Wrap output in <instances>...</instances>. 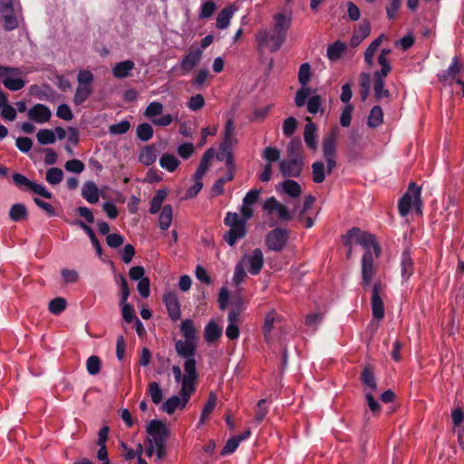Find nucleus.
<instances>
[{
	"instance_id": "nucleus-25",
	"label": "nucleus",
	"mask_w": 464,
	"mask_h": 464,
	"mask_svg": "<svg viewBox=\"0 0 464 464\" xmlns=\"http://www.w3.org/2000/svg\"><path fill=\"white\" fill-rule=\"evenodd\" d=\"M361 381L364 386L372 391H375L377 389V382L372 366H364L361 373Z\"/></svg>"
},
{
	"instance_id": "nucleus-61",
	"label": "nucleus",
	"mask_w": 464,
	"mask_h": 464,
	"mask_svg": "<svg viewBox=\"0 0 464 464\" xmlns=\"http://www.w3.org/2000/svg\"><path fill=\"white\" fill-rule=\"evenodd\" d=\"M297 121L294 117H288L284 121L283 132L285 136H291L295 131Z\"/></svg>"
},
{
	"instance_id": "nucleus-21",
	"label": "nucleus",
	"mask_w": 464,
	"mask_h": 464,
	"mask_svg": "<svg viewBox=\"0 0 464 464\" xmlns=\"http://www.w3.org/2000/svg\"><path fill=\"white\" fill-rule=\"evenodd\" d=\"M134 66V63L130 60L120 62L112 68V74L114 77L119 79L126 78L130 76Z\"/></svg>"
},
{
	"instance_id": "nucleus-50",
	"label": "nucleus",
	"mask_w": 464,
	"mask_h": 464,
	"mask_svg": "<svg viewBox=\"0 0 464 464\" xmlns=\"http://www.w3.org/2000/svg\"><path fill=\"white\" fill-rule=\"evenodd\" d=\"M66 300L63 297H56L49 302L48 309L53 314H59L66 308Z\"/></svg>"
},
{
	"instance_id": "nucleus-11",
	"label": "nucleus",
	"mask_w": 464,
	"mask_h": 464,
	"mask_svg": "<svg viewBox=\"0 0 464 464\" xmlns=\"http://www.w3.org/2000/svg\"><path fill=\"white\" fill-rule=\"evenodd\" d=\"M13 180L17 186H24L28 189L43 198H52V193L49 192L43 185L31 181L29 179L20 173L14 174Z\"/></svg>"
},
{
	"instance_id": "nucleus-27",
	"label": "nucleus",
	"mask_w": 464,
	"mask_h": 464,
	"mask_svg": "<svg viewBox=\"0 0 464 464\" xmlns=\"http://www.w3.org/2000/svg\"><path fill=\"white\" fill-rule=\"evenodd\" d=\"M413 271V262L408 251H404L401 261V273L404 280H408Z\"/></svg>"
},
{
	"instance_id": "nucleus-10",
	"label": "nucleus",
	"mask_w": 464,
	"mask_h": 464,
	"mask_svg": "<svg viewBox=\"0 0 464 464\" xmlns=\"http://www.w3.org/2000/svg\"><path fill=\"white\" fill-rule=\"evenodd\" d=\"M383 286L381 281L374 283L373 288L371 290V305L372 315L374 318L381 320L384 317V304L382 297Z\"/></svg>"
},
{
	"instance_id": "nucleus-48",
	"label": "nucleus",
	"mask_w": 464,
	"mask_h": 464,
	"mask_svg": "<svg viewBox=\"0 0 464 464\" xmlns=\"http://www.w3.org/2000/svg\"><path fill=\"white\" fill-rule=\"evenodd\" d=\"M312 72L311 66L308 63L301 64L298 71V82L302 86L307 85L311 81Z\"/></svg>"
},
{
	"instance_id": "nucleus-7",
	"label": "nucleus",
	"mask_w": 464,
	"mask_h": 464,
	"mask_svg": "<svg viewBox=\"0 0 464 464\" xmlns=\"http://www.w3.org/2000/svg\"><path fill=\"white\" fill-rule=\"evenodd\" d=\"M146 432L148 433L146 442L150 440L155 445L158 444V441L166 443L169 436V430L166 424L160 420H150L146 426Z\"/></svg>"
},
{
	"instance_id": "nucleus-18",
	"label": "nucleus",
	"mask_w": 464,
	"mask_h": 464,
	"mask_svg": "<svg viewBox=\"0 0 464 464\" xmlns=\"http://www.w3.org/2000/svg\"><path fill=\"white\" fill-rule=\"evenodd\" d=\"M196 341L179 340L175 343L177 353L185 359L193 358L196 353Z\"/></svg>"
},
{
	"instance_id": "nucleus-4",
	"label": "nucleus",
	"mask_w": 464,
	"mask_h": 464,
	"mask_svg": "<svg viewBox=\"0 0 464 464\" xmlns=\"http://www.w3.org/2000/svg\"><path fill=\"white\" fill-rule=\"evenodd\" d=\"M339 137V129L334 127L328 132L323 140V155L326 161V172L331 174L336 168V143Z\"/></svg>"
},
{
	"instance_id": "nucleus-47",
	"label": "nucleus",
	"mask_w": 464,
	"mask_h": 464,
	"mask_svg": "<svg viewBox=\"0 0 464 464\" xmlns=\"http://www.w3.org/2000/svg\"><path fill=\"white\" fill-rule=\"evenodd\" d=\"M37 140L40 144H53L55 142V133L52 130H40L36 134Z\"/></svg>"
},
{
	"instance_id": "nucleus-52",
	"label": "nucleus",
	"mask_w": 464,
	"mask_h": 464,
	"mask_svg": "<svg viewBox=\"0 0 464 464\" xmlns=\"http://www.w3.org/2000/svg\"><path fill=\"white\" fill-rule=\"evenodd\" d=\"M262 156L267 163L272 165V162L277 161L280 159V150L276 147H266L263 150Z\"/></svg>"
},
{
	"instance_id": "nucleus-62",
	"label": "nucleus",
	"mask_w": 464,
	"mask_h": 464,
	"mask_svg": "<svg viewBox=\"0 0 464 464\" xmlns=\"http://www.w3.org/2000/svg\"><path fill=\"white\" fill-rule=\"evenodd\" d=\"M353 111V107L352 104H347L343 110L340 117V123L343 127H348L351 124Z\"/></svg>"
},
{
	"instance_id": "nucleus-51",
	"label": "nucleus",
	"mask_w": 464,
	"mask_h": 464,
	"mask_svg": "<svg viewBox=\"0 0 464 464\" xmlns=\"http://www.w3.org/2000/svg\"><path fill=\"white\" fill-rule=\"evenodd\" d=\"M6 14H3V26L5 31H12L18 27V20L13 15L14 10L5 11Z\"/></svg>"
},
{
	"instance_id": "nucleus-45",
	"label": "nucleus",
	"mask_w": 464,
	"mask_h": 464,
	"mask_svg": "<svg viewBox=\"0 0 464 464\" xmlns=\"http://www.w3.org/2000/svg\"><path fill=\"white\" fill-rule=\"evenodd\" d=\"M217 404V395L214 392H210L207 403L204 405L200 417V423H203L205 420L211 414Z\"/></svg>"
},
{
	"instance_id": "nucleus-13",
	"label": "nucleus",
	"mask_w": 464,
	"mask_h": 464,
	"mask_svg": "<svg viewBox=\"0 0 464 464\" xmlns=\"http://www.w3.org/2000/svg\"><path fill=\"white\" fill-rule=\"evenodd\" d=\"M304 160L287 159L279 162V169L284 177L297 178L301 175Z\"/></svg>"
},
{
	"instance_id": "nucleus-30",
	"label": "nucleus",
	"mask_w": 464,
	"mask_h": 464,
	"mask_svg": "<svg viewBox=\"0 0 464 464\" xmlns=\"http://www.w3.org/2000/svg\"><path fill=\"white\" fill-rule=\"evenodd\" d=\"M233 15L232 6L223 8L218 14L216 20V26L218 29H226L230 23V19Z\"/></svg>"
},
{
	"instance_id": "nucleus-16",
	"label": "nucleus",
	"mask_w": 464,
	"mask_h": 464,
	"mask_svg": "<svg viewBox=\"0 0 464 464\" xmlns=\"http://www.w3.org/2000/svg\"><path fill=\"white\" fill-rule=\"evenodd\" d=\"M163 301L169 317L173 321L179 320L180 318V304L177 294L173 292L165 293L163 295Z\"/></svg>"
},
{
	"instance_id": "nucleus-31",
	"label": "nucleus",
	"mask_w": 464,
	"mask_h": 464,
	"mask_svg": "<svg viewBox=\"0 0 464 464\" xmlns=\"http://www.w3.org/2000/svg\"><path fill=\"white\" fill-rule=\"evenodd\" d=\"M221 328L215 322L210 321L205 327L204 338L208 343H213L221 336Z\"/></svg>"
},
{
	"instance_id": "nucleus-43",
	"label": "nucleus",
	"mask_w": 464,
	"mask_h": 464,
	"mask_svg": "<svg viewBox=\"0 0 464 464\" xmlns=\"http://www.w3.org/2000/svg\"><path fill=\"white\" fill-rule=\"evenodd\" d=\"M153 128L150 123L144 122L138 125L136 134L138 139L142 141L150 140L153 136Z\"/></svg>"
},
{
	"instance_id": "nucleus-44",
	"label": "nucleus",
	"mask_w": 464,
	"mask_h": 464,
	"mask_svg": "<svg viewBox=\"0 0 464 464\" xmlns=\"http://www.w3.org/2000/svg\"><path fill=\"white\" fill-rule=\"evenodd\" d=\"M360 94L362 101L364 102L369 93H370V87H371V75L368 72H362L360 74Z\"/></svg>"
},
{
	"instance_id": "nucleus-29",
	"label": "nucleus",
	"mask_w": 464,
	"mask_h": 464,
	"mask_svg": "<svg viewBox=\"0 0 464 464\" xmlns=\"http://www.w3.org/2000/svg\"><path fill=\"white\" fill-rule=\"evenodd\" d=\"M173 219V211L170 205H165L161 208V212L159 218V226L160 229L166 230L169 227Z\"/></svg>"
},
{
	"instance_id": "nucleus-6",
	"label": "nucleus",
	"mask_w": 464,
	"mask_h": 464,
	"mask_svg": "<svg viewBox=\"0 0 464 464\" xmlns=\"http://www.w3.org/2000/svg\"><path fill=\"white\" fill-rule=\"evenodd\" d=\"M23 72L16 67L0 66V78L5 88L15 92L23 89L25 82L22 78Z\"/></svg>"
},
{
	"instance_id": "nucleus-36",
	"label": "nucleus",
	"mask_w": 464,
	"mask_h": 464,
	"mask_svg": "<svg viewBox=\"0 0 464 464\" xmlns=\"http://www.w3.org/2000/svg\"><path fill=\"white\" fill-rule=\"evenodd\" d=\"M382 121L383 113L382 108L379 105L373 106L368 117V126L371 128H376L382 123Z\"/></svg>"
},
{
	"instance_id": "nucleus-58",
	"label": "nucleus",
	"mask_w": 464,
	"mask_h": 464,
	"mask_svg": "<svg viewBox=\"0 0 464 464\" xmlns=\"http://www.w3.org/2000/svg\"><path fill=\"white\" fill-rule=\"evenodd\" d=\"M464 70V65L460 63L457 57H455L452 61L451 65L447 70V75L443 76L445 79L446 77L455 78V76L459 73H460Z\"/></svg>"
},
{
	"instance_id": "nucleus-46",
	"label": "nucleus",
	"mask_w": 464,
	"mask_h": 464,
	"mask_svg": "<svg viewBox=\"0 0 464 464\" xmlns=\"http://www.w3.org/2000/svg\"><path fill=\"white\" fill-rule=\"evenodd\" d=\"M148 393L153 403L159 404L162 401L163 392L158 382H152L149 383Z\"/></svg>"
},
{
	"instance_id": "nucleus-57",
	"label": "nucleus",
	"mask_w": 464,
	"mask_h": 464,
	"mask_svg": "<svg viewBox=\"0 0 464 464\" xmlns=\"http://www.w3.org/2000/svg\"><path fill=\"white\" fill-rule=\"evenodd\" d=\"M237 143V140L235 136V132L224 133L223 141L220 149L224 151H232L233 147Z\"/></svg>"
},
{
	"instance_id": "nucleus-9",
	"label": "nucleus",
	"mask_w": 464,
	"mask_h": 464,
	"mask_svg": "<svg viewBox=\"0 0 464 464\" xmlns=\"http://www.w3.org/2000/svg\"><path fill=\"white\" fill-rule=\"evenodd\" d=\"M192 393L193 392L181 387L179 396H171L162 404V411L168 414H172L177 409L185 408Z\"/></svg>"
},
{
	"instance_id": "nucleus-60",
	"label": "nucleus",
	"mask_w": 464,
	"mask_h": 464,
	"mask_svg": "<svg viewBox=\"0 0 464 464\" xmlns=\"http://www.w3.org/2000/svg\"><path fill=\"white\" fill-rule=\"evenodd\" d=\"M64 168L67 171L81 173L84 169V164L80 160L73 159L66 161Z\"/></svg>"
},
{
	"instance_id": "nucleus-2",
	"label": "nucleus",
	"mask_w": 464,
	"mask_h": 464,
	"mask_svg": "<svg viewBox=\"0 0 464 464\" xmlns=\"http://www.w3.org/2000/svg\"><path fill=\"white\" fill-rule=\"evenodd\" d=\"M275 25L273 32L266 30H258L256 34V40L259 48H268L270 52L278 51L286 39V32L291 25V19L286 18L283 14H277L275 16Z\"/></svg>"
},
{
	"instance_id": "nucleus-32",
	"label": "nucleus",
	"mask_w": 464,
	"mask_h": 464,
	"mask_svg": "<svg viewBox=\"0 0 464 464\" xmlns=\"http://www.w3.org/2000/svg\"><path fill=\"white\" fill-rule=\"evenodd\" d=\"M346 50V44L341 41H335L327 48V57L330 61L338 60Z\"/></svg>"
},
{
	"instance_id": "nucleus-42",
	"label": "nucleus",
	"mask_w": 464,
	"mask_h": 464,
	"mask_svg": "<svg viewBox=\"0 0 464 464\" xmlns=\"http://www.w3.org/2000/svg\"><path fill=\"white\" fill-rule=\"evenodd\" d=\"M276 321V312L274 310H271L265 318L264 323V336L266 343H269L271 341L270 334L272 330L274 329V323Z\"/></svg>"
},
{
	"instance_id": "nucleus-34",
	"label": "nucleus",
	"mask_w": 464,
	"mask_h": 464,
	"mask_svg": "<svg viewBox=\"0 0 464 464\" xmlns=\"http://www.w3.org/2000/svg\"><path fill=\"white\" fill-rule=\"evenodd\" d=\"M92 93V88L90 85L79 84L73 97V102L76 105H81Z\"/></svg>"
},
{
	"instance_id": "nucleus-49",
	"label": "nucleus",
	"mask_w": 464,
	"mask_h": 464,
	"mask_svg": "<svg viewBox=\"0 0 464 464\" xmlns=\"http://www.w3.org/2000/svg\"><path fill=\"white\" fill-rule=\"evenodd\" d=\"M102 361L96 355L90 356L86 361V369L91 375H97L101 372Z\"/></svg>"
},
{
	"instance_id": "nucleus-1",
	"label": "nucleus",
	"mask_w": 464,
	"mask_h": 464,
	"mask_svg": "<svg viewBox=\"0 0 464 464\" xmlns=\"http://www.w3.org/2000/svg\"><path fill=\"white\" fill-rule=\"evenodd\" d=\"M259 189H252L245 196L243 205L240 208L242 217L237 213L228 212L225 218L224 223L229 227V230L223 236V239L229 245L234 246L235 243L243 238L246 234V221L253 217L254 205L260 195Z\"/></svg>"
},
{
	"instance_id": "nucleus-64",
	"label": "nucleus",
	"mask_w": 464,
	"mask_h": 464,
	"mask_svg": "<svg viewBox=\"0 0 464 464\" xmlns=\"http://www.w3.org/2000/svg\"><path fill=\"white\" fill-rule=\"evenodd\" d=\"M321 105H322L321 97L319 95H314L308 100L307 111L312 114H315L320 111Z\"/></svg>"
},
{
	"instance_id": "nucleus-14",
	"label": "nucleus",
	"mask_w": 464,
	"mask_h": 464,
	"mask_svg": "<svg viewBox=\"0 0 464 464\" xmlns=\"http://www.w3.org/2000/svg\"><path fill=\"white\" fill-rule=\"evenodd\" d=\"M202 56L201 49L191 46L188 53L184 56L180 63V70L183 73H188L199 63Z\"/></svg>"
},
{
	"instance_id": "nucleus-26",
	"label": "nucleus",
	"mask_w": 464,
	"mask_h": 464,
	"mask_svg": "<svg viewBox=\"0 0 464 464\" xmlns=\"http://www.w3.org/2000/svg\"><path fill=\"white\" fill-rule=\"evenodd\" d=\"M413 203H414L413 189L412 190L408 189V192H406L399 201L398 208H399L400 214L402 217H406L409 214Z\"/></svg>"
},
{
	"instance_id": "nucleus-63",
	"label": "nucleus",
	"mask_w": 464,
	"mask_h": 464,
	"mask_svg": "<svg viewBox=\"0 0 464 464\" xmlns=\"http://www.w3.org/2000/svg\"><path fill=\"white\" fill-rule=\"evenodd\" d=\"M15 145L20 151L26 153L32 149L33 140L28 137H19L15 140Z\"/></svg>"
},
{
	"instance_id": "nucleus-59",
	"label": "nucleus",
	"mask_w": 464,
	"mask_h": 464,
	"mask_svg": "<svg viewBox=\"0 0 464 464\" xmlns=\"http://www.w3.org/2000/svg\"><path fill=\"white\" fill-rule=\"evenodd\" d=\"M324 318V314L322 312H315L314 314H309L305 317V324L309 327H313L314 329L317 328L319 324Z\"/></svg>"
},
{
	"instance_id": "nucleus-22",
	"label": "nucleus",
	"mask_w": 464,
	"mask_h": 464,
	"mask_svg": "<svg viewBox=\"0 0 464 464\" xmlns=\"http://www.w3.org/2000/svg\"><path fill=\"white\" fill-rule=\"evenodd\" d=\"M82 196L91 204L99 200V189L93 181L86 182L82 189Z\"/></svg>"
},
{
	"instance_id": "nucleus-12",
	"label": "nucleus",
	"mask_w": 464,
	"mask_h": 464,
	"mask_svg": "<svg viewBox=\"0 0 464 464\" xmlns=\"http://www.w3.org/2000/svg\"><path fill=\"white\" fill-rule=\"evenodd\" d=\"M185 374L182 378L183 388L195 392V382L198 379V373L196 370V361L194 358H188L184 362Z\"/></svg>"
},
{
	"instance_id": "nucleus-55",
	"label": "nucleus",
	"mask_w": 464,
	"mask_h": 464,
	"mask_svg": "<svg viewBox=\"0 0 464 464\" xmlns=\"http://www.w3.org/2000/svg\"><path fill=\"white\" fill-rule=\"evenodd\" d=\"M162 111H163L162 103L158 102H150L147 106V108L144 111V115L147 118H153L155 116L160 115L162 113Z\"/></svg>"
},
{
	"instance_id": "nucleus-20",
	"label": "nucleus",
	"mask_w": 464,
	"mask_h": 464,
	"mask_svg": "<svg viewBox=\"0 0 464 464\" xmlns=\"http://www.w3.org/2000/svg\"><path fill=\"white\" fill-rule=\"evenodd\" d=\"M249 272L252 275H257L263 267L264 256L260 248L253 250L252 255L248 257Z\"/></svg>"
},
{
	"instance_id": "nucleus-54",
	"label": "nucleus",
	"mask_w": 464,
	"mask_h": 464,
	"mask_svg": "<svg viewBox=\"0 0 464 464\" xmlns=\"http://www.w3.org/2000/svg\"><path fill=\"white\" fill-rule=\"evenodd\" d=\"M234 178V173L232 171H228L225 177L219 178L212 188V193L215 195H220L223 193V186L226 182L232 180Z\"/></svg>"
},
{
	"instance_id": "nucleus-17",
	"label": "nucleus",
	"mask_w": 464,
	"mask_h": 464,
	"mask_svg": "<svg viewBox=\"0 0 464 464\" xmlns=\"http://www.w3.org/2000/svg\"><path fill=\"white\" fill-rule=\"evenodd\" d=\"M371 33V24L367 20H363L354 30L350 40L352 47L358 46Z\"/></svg>"
},
{
	"instance_id": "nucleus-28",
	"label": "nucleus",
	"mask_w": 464,
	"mask_h": 464,
	"mask_svg": "<svg viewBox=\"0 0 464 464\" xmlns=\"http://www.w3.org/2000/svg\"><path fill=\"white\" fill-rule=\"evenodd\" d=\"M373 91L376 101L389 98L391 95L389 90L384 88V78H380L378 73H374Z\"/></svg>"
},
{
	"instance_id": "nucleus-53",
	"label": "nucleus",
	"mask_w": 464,
	"mask_h": 464,
	"mask_svg": "<svg viewBox=\"0 0 464 464\" xmlns=\"http://www.w3.org/2000/svg\"><path fill=\"white\" fill-rule=\"evenodd\" d=\"M216 10L217 5L213 1H207L201 5L198 16L200 19L209 18L213 15Z\"/></svg>"
},
{
	"instance_id": "nucleus-23",
	"label": "nucleus",
	"mask_w": 464,
	"mask_h": 464,
	"mask_svg": "<svg viewBox=\"0 0 464 464\" xmlns=\"http://www.w3.org/2000/svg\"><path fill=\"white\" fill-rule=\"evenodd\" d=\"M72 224L80 227L89 236L97 255L101 256L102 255V248L92 228L82 220H75Z\"/></svg>"
},
{
	"instance_id": "nucleus-39",
	"label": "nucleus",
	"mask_w": 464,
	"mask_h": 464,
	"mask_svg": "<svg viewBox=\"0 0 464 464\" xmlns=\"http://www.w3.org/2000/svg\"><path fill=\"white\" fill-rule=\"evenodd\" d=\"M180 331L182 335L185 337V340L197 341V332L192 320L186 319L183 321Z\"/></svg>"
},
{
	"instance_id": "nucleus-56",
	"label": "nucleus",
	"mask_w": 464,
	"mask_h": 464,
	"mask_svg": "<svg viewBox=\"0 0 464 464\" xmlns=\"http://www.w3.org/2000/svg\"><path fill=\"white\" fill-rule=\"evenodd\" d=\"M130 128V123L129 121H121L119 123L112 124L109 127V131L113 135H120L126 133Z\"/></svg>"
},
{
	"instance_id": "nucleus-33",
	"label": "nucleus",
	"mask_w": 464,
	"mask_h": 464,
	"mask_svg": "<svg viewBox=\"0 0 464 464\" xmlns=\"http://www.w3.org/2000/svg\"><path fill=\"white\" fill-rule=\"evenodd\" d=\"M9 217L14 222L26 219L28 217L26 207L22 203L13 205L9 210Z\"/></svg>"
},
{
	"instance_id": "nucleus-3",
	"label": "nucleus",
	"mask_w": 464,
	"mask_h": 464,
	"mask_svg": "<svg viewBox=\"0 0 464 464\" xmlns=\"http://www.w3.org/2000/svg\"><path fill=\"white\" fill-rule=\"evenodd\" d=\"M342 240L344 246L352 245V240H354L355 243L362 246L366 251L372 247L375 258H379L381 255L382 247L376 241L375 237L372 234L362 231L358 227L351 228L345 236L342 237Z\"/></svg>"
},
{
	"instance_id": "nucleus-35",
	"label": "nucleus",
	"mask_w": 464,
	"mask_h": 464,
	"mask_svg": "<svg viewBox=\"0 0 464 464\" xmlns=\"http://www.w3.org/2000/svg\"><path fill=\"white\" fill-rule=\"evenodd\" d=\"M161 168L173 172L179 165V160L172 154L164 153L160 159Z\"/></svg>"
},
{
	"instance_id": "nucleus-40",
	"label": "nucleus",
	"mask_w": 464,
	"mask_h": 464,
	"mask_svg": "<svg viewBox=\"0 0 464 464\" xmlns=\"http://www.w3.org/2000/svg\"><path fill=\"white\" fill-rule=\"evenodd\" d=\"M313 181L322 183L325 179V167L323 161H315L312 164Z\"/></svg>"
},
{
	"instance_id": "nucleus-37",
	"label": "nucleus",
	"mask_w": 464,
	"mask_h": 464,
	"mask_svg": "<svg viewBox=\"0 0 464 464\" xmlns=\"http://www.w3.org/2000/svg\"><path fill=\"white\" fill-rule=\"evenodd\" d=\"M302 143L300 140H291L286 148V154L288 159H300L304 160L302 153Z\"/></svg>"
},
{
	"instance_id": "nucleus-5",
	"label": "nucleus",
	"mask_w": 464,
	"mask_h": 464,
	"mask_svg": "<svg viewBox=\"0 0 464 464\" xmlns=\"http://www.w3.org/2000/svg\"><path fill=\"white\" fill-rule=\"evenodd\" d=\"M377 266L374 265L373 254L372 250L365 251L362 258V286L366 291L368 288H373L376 281H381L376 277Z\"/></svg>"
},
{
	"instance_id": "nucleus-24",
	"label": "nucleus",
	"mask_w": 464,
	"mask_h": 464,
	"mask_svg": "<svg viewBox=\"0 0 464 464\" xmlns=\"http://www.w3.org/2000/svg\"><path fill=\"white\" fill-rule=\"evenodd\" d=\"M158 150L155 145L146 146L140 154V161L145 165L150 166L156 161Z\"/></svg>"
},
{
	"instance_id": "nucleus-41",
	"label": "nucleus",
	"mask_w": 464,
	"mask_h": 464,
	"mask_svg": "<svg viewBox=\"0 0 464 464\" xmlns=\"http://www.w3.org/2000/svg\"><path fill=\"white\" fill-rule=\"evenodd\" d=\"M63 179V171L60 168H50L45 174L46 181L51 185H57L62 182Z\"/></svg>"
},
{
	"instance_id": "nucleus-15",
	"label": "nucleus",
	"mask_w": 464,
	"mask_h": 464,
	"mask_svg": "<svg viewBox=\"0 0 464 464\" xmlns=\"http://www.w3.org/2000/svg\"><path fill=\"white\" fill-rule=\"evenodd\" d=\"M28 118L36 123H44L48 121L52 116L50 109L41 103H37L27 111Z\"/></svg>"
},
{
	"instance_id": "nucleus-19",
	"label": "nucleus",
	"mask_w": 464,
	"mask_h": 464,
	"mask_svg": "<svg viewBox=\"0 0 464 464\" xmlns=\"http://www.w3.org/2000/svg\"><path fill=\"white\" fill-rule=\"evenodd\" d=\"M306 125L304 126V140L306 146L315 150L317 149V140H316V125L312 121L310 117H306Z\"/></svg>"
},
{
	"instance_id": "nucleus-38",
	"label": "nucleus",
	"mask_w": 464,
	"mask_h": 464,
	"mask_svg": "<svg viewBox=\"0 0 464 464\" xmlns=\"http://www.w3.org/2000/svg\"><path fill=\"white\" fill-rule=\"evenodd\" d=\"M283 190L292 198H297L302 193L301 186L293 179H286L281 184Z\"/></svg>"
},
{
	"instance_id": "nucleus-8",
	"label": "nucleus",
	"mask_w": 464,
	"mask_h": 464,
	"mask_svg": "<svg viewBox=\"0 0 464 464\" xmlns=\"http://www.w3.org/2000/svg\"><path fill=\"white\" fill-rule=\"evenodd\" d=\"M288 241V230L283 228H275L271 230L266 237V246L275 252L282 251Z\"/></svg>"
}]
</instances>
